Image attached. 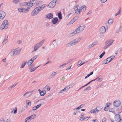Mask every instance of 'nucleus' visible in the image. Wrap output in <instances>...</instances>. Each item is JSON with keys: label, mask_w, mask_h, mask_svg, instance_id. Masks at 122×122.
I'll use <instances>...</instances> for the list:
<instances>
[{"label": "nucleus", "mask_w": 122, "mask_h": 122, "mask_svg": "<svg viewBox=\"0 0 122 122\" xmlns=\"http://www.w3.org/2000/svg\"><path fill=\"white\" fill-rule=\"evenodd\" d=\"M41 106V104H39L37 105V106L35 107H33L32 109L33 110H35L36 109H37L39 107H40Z\"/></svg>", "instance_id": "nucleus-25"}, {"label": "nucleus", "mask_w": 122, "mask_h": 122, "mask_svg": "<svg viewBox=\"0 0 122 122\" xmlns=\"http://www.w3.org/2000/svg\"><path fill=\"white\" fill-rule=\"evenodd\" d=\"M26 102L27 103V104L26 105H30V106L31 105V102L29 100H27L26 101Z\"/></svg>", "instance_id": "nucleus-33"}, {"label": "nucleus", "mask_w": 122, "mask_h": 122, "mask_svg": "<svg viewBox=\"0 0 122 122\" xmlns=\"http://www.w3.org/2000/svg\"><path fill=\"white\" fill-rule=\"evenodd\" d=\"M86 5H83L80 8V10L81 11H82L83 12H84L86 10Z\"/></svg>", "instance_id": "nucleus-13"}, {"label": "nucleus", "mask_w": 122, "mask_h": 122, "mask_svg": "<svg viewBox=\"0 0 122 122\" xmlns=\"http://www.w3.org/2000/svg\"><path fill=\"white\" fill-rule=\"evenodd\" d=\"M84 27L83 26H80L78 27L76 29H78V31H79V33L80 31H82L84 29Z\"/></svg>", "instance_id": "nucleus-22"}, {"label": "nucleus", "mask_w": 122, "mask_h": 122, "mask_svg": "<svg viewBox=\"0 0 122 122\" xmlns=\"http://www.w3.org/2000/svg\"><path fill=\"white\" fill-rule=\"evenodd\" d=\"M114 106L115 107H117L119 106L121 104L120 101H114L113 102Z\"/></svg>", "instance_id": "nucleus-9"}, {"label": "nucleus", "mask_w": 122, "mask_h": 122, "mask_svg": "<svg viewBox=\"0 0 122 122\" xmlns=\"http://www.w3.org/2000/svg\"><path fill=\"white\" fill-rule=\"evenodd\" d=\"M79 18V16H76L74 17L73 19L71 20V21H73L72 23H73L75 21L77 20Z\"/></svg>", "instance_id": "nucleus-29"}, {"label": "nucleus", "mask_w": 122, "mask_h": 122, "mask_svg": "<svg viewBox=\"0 0 122 122\" xmlns=\"http://www.w3.org/2000/svg\"><path fill=\"white\" fill-rule=\"evenodd\" d=\"M115 120L117 122H118L120 119H121L120 116L119 114H116L114 116Z\"/></svg>", "instance_id": "nucleus-12"}, {"label": "nucleus", "mask_w": 122, "mask_h": 122, "mask_svg": "<svg viewBox=\"0 0 122 122\" xmlns=\"http://www.w3.org/2000/svg\"><path fill=\"white\" fill-rule=\"evenodd\" d=\"M63 92H64V90L63 89H62L60 91L59 93H63Z\"/></svg>", "instance_id": "nucleus-59"}, {"label": "nucleus", "mask_w": 122, "mask_h": 122, "mask_svg": "<svg viewBox=\"0 0 122 122\" xmlns=\"http://www.w3.org/2000/svg\"><path fill=\"white\" fill-rule=\"evenodd\" d=\"M40 95L41 96H43L45 95V93H43L41 92L40 93Z\"/></svg>", "instance_id": "nucleus-64"}, {"label": "nucleus", "mask_w": 122, "mask_h": 122, "mask_svg": "<svg viewBox=\"0 0 122 122\" xmlns=\"http://www.w3.org/2000/svg\"><path fill=\"white\" fill-rule=\"evenodd\" d=\"M59 0H53L48 5L47 7L49 8H53L56 5V4L58 2Z\"/></svg>", "instance_id": "nucleus-4"}, {"label": "nucleus", "mask_w": 122, "mask_h": 122, "mask_svg": "<svg viewBox=\"0 0 122 122\" xmlns=\"http://www.w3.org/2000/svg\"><path fill=\"white\" fill-rule=\"evenodd\" d=\"M28 5V3L27 2L21 3H19V5L21 6H25Z\"/></svg>", "instance_id": "nucleus-21"}, {"label": "nucleus", "mask_w": 122, "mask_h": 122, "mask_svg": "<svg viewBox=\"0 0 122 122\" xmlns=\"http://www.w3.org/2000/svg\"><path fill=\"white\" fill-rule=\"evenodd\" d=\"M9 26V23L8 20H5L2 23L0 27V29L1 30H3L4 29H6Z\"/></svg>", "instance_id": "nucleus-2"}, {"label": "nucleus", "mask_w": 122, "mask_h": 122, "mask_svg": "<svg viewBox=\"0 0 122 122\" xmlns=\"http://www.w3.org/2000/svg\"><path fill=\"white\" fill-rule=\"evenodd\" d=\"M57 15L59 19H62V17L61 12L59 11L57 13Z\"/></svg>", "instance_id": "nucleus-28"}, {"label": "nucleus", "mask_w": 122, "mask_h": 122, "mask_svg": "<svg viewBox=\"0 0 122 122\" xmlns=\"http://www.w3.org/2000/svg\"><path fill=\"white\" fill-rule=\"evenodd\" d=\"M17 83H14L12 86H10V87L9 88V89H11L12 88H13L15 86L17 85Z\"/></svg>", "instance_id": "nucleus-40"}, {"label": "nucleus", "mask_w": 122, "mask_h": 122, "mask_svg": "<svg viewBox=\"0 0 122 122\" xmlns=\"http://www.w3.org/2000/svg\"><path fill=\"white\" fill-rule=\"evenodd\" d=\"M65 87H66V88L67 89V91H68L69 89L70 88V87L69 86H66Z\"/></svg>", "instance_id": "nucleus-62"}, {"label": "nucleus", "mask_w": 122, "mask_h": 122, "mask_svg": "<svg viewBox=\"0 0 122 122\" xmlns=\"http://www.w3.org/2000/svg\"><path fill=\"white\" fill-rule=\"evenodd\" d=\"M77 30L78 29H76L74 31L70 34V36H72L76 34L79 33V31Z\"/></svg>", "instance_id": "nucleus-17"}, {"label": "nucleus", "mask_w": 122, "mask_h": 122, "mask_svg": "<svg viewBox=\"0 0 122 122\" xmlns=\"http://www.w3.org/2000/svg\"><path fill=\"white\" fill-rule=\"evenodd\" d=\"M97 78V81H99L100 82L102 80V78H99V77Z\"/></svg>", "instance_id": "nucleus-48"}, {"label": "nucleus", "mask_w": 122, "mask_h": 122, "mask_svg": "<svg viewBox=\"0 0 122 122\" xmlns=\"http://www.w3.org/2000/svg\"><path fill=\"white\" fill-rule=\"evenodd\" d=\"M20 1V0H13L12 2L15 4H16Z\"/></svg>", "instance_id": "nucleus-34"}, {"label": "nucleus", "mask_w": 122, "mask_h": 122, "mask_svg": "<svg viewBox=\"0 0 122 122\" xmlns=\"http://www.w3.org/2000/svg\"><path fill=\"white\" fill-rule=\"evenodd\" d=\"M46 4H44L41 6L36 7L32 11L31 15L34 16L37 15L41 10H43L46 6Z\"/></svg>", "instance_id": "nucleus-1"}, {"label": "nucleus", "mask_w": 122, "mask_h": 122, "mask_svg": "<svg viewBox=\"0 0 122 122\" xmlns=\"http://www.w3.org/2000/svg\"><path fill=\"white\" fill-rule=\"evenodd\" d=\"M43 2L40 1L36 0L35 1L34 5H35L38 6L40 5L43 4Z\"/></svg>", "instance_id": "nucleus-8"}, {"label": "nucleus", "mask_w": 122, "mask_h": 122, "mask_svg": "<svg viewBox=\"0 0 122 122\" xmlns=\"http://www.w3.org/2000/svg\"><path fill=\"white\" fill-rule=\"evenodd\" d=\"M102 109V107L101 106H98L96 108V109L97 112L101 110Z\"/></svg>", "instance_id": "nucleus-23"}, {"label": "nucleus", "mask_w": 122, "mask_h": 122, "mask_svg": "<svg viewBox=\"0 0 122 122\" xmlns=\"http://www.w3.org/2000/svg\"><path fill=\"white\" fill-rule=\"evenodd\" d=\"M31 7L28 6L27 8L26 9H25L24 11V13H26L29 11V10L30 8Z\"/></svg>", "instance_id": "nucleus-30"}, {"label": "nucleus", "mask_w": 122, "mask_h": 122, "mask_svg": "<svg viewBox=\"0 0 122 122\" xmlns=\"http://www.w3.org/2000/svg\"><path fill=\"white\" fill-rule=\"evenodd\" d=\"M95 44H96L94 42L93 43H92L89 46V47H91L93 46Z\"/></svg>", "instance_id": "nucleus-45"}, {"label": "nucleus", "mask_w": 122, "mask_h": 122, "mask_svg": "<svg viewBox=\"0 0 122 122\" xmlns=\"http://www.w3.org/2000/svg\"><path fill=\"white\" fill-rule=\"evenodd\" d=\"M91 89V87L90 86H89L88 87H87L84 90V91L86 90H89Z\"/></svg>", "instance_id": "nucleus-46"}, {"label": "nucleus", "mask_w": 122, "mask_h": 122, "mask_svg": "<svg viewBox=\"0 0 122 122\" xmlns=\"http://www.w3.org/2000/svg\"><path fill=\"white\" fill-rule=\"evenodd\" d=\"M45 87L46 88H47V90L48 91H50V88H48V86H46Z\"/></svg>", "instance_id": "nucleus-54"}, {"label": "nucleus", "mask_w": 122, "mask_h": 122, "mask_svg": "<svg viewBox=\"0 0 122 122\" xmlns=\"http://www.w3.org/2000/svg\"><path fill=\"white\" fill-rule=\"evenodd\" d=\"M55 76V75H54V74H53V73H52V74H51L50 76H49V79H51V78H52Z\"/></svg>", "instance_id": "nucleus-50"}, {"label": "nucleus", "mask_w": 122, "mask_h": 122, "mask_svg": "<svg viewBox=\"0 0 122 122\" xmlns=\"http://www.w3.org/2000/svg\"><path fill=\"white\" fill-rule=\"evenodd\" d=\"M121 11V9H120L117 12V13H118V15L120 14Z\"/></svg>", "instance_id": "nucleus-58"}, {"label": "nucleus", "mask_w": 122, "mask_h": 122, "mask_svg": "<svg viewBox=\"0 0 122 122\" xmlns=\"http://www.w3.org/2000/svg\"><path fill=\"white\" fill-rule=\"evenodd\" d=\"M39 66H39L37 67H36L35 68H33V67H30L29 68V69L30 70V72H33L35 71V70L38 68L39 67Z\"/></svg>", "instance_id": "nucleus-18"}, {"label": "nucleus", "mask_w": 122, "mask_h": 122, "mask_svg": "<svg viewBox=\"0 0 122 122\" xmlns=\"http://www.w3.org/2000/svg\"><path fill=\"white\" fill-rule=\"evenodd\" d=\"M107 62L106 60H105L103 61L102 63L103 64H105L109 63V62Z\"/></svg>", "instance_id": "nucleus-44"}, {"label": "nucleus", "mask_w": 122, "mask_h": 122, "mask_svg": "<svg viewBox=\"0 0 122 122\" xmlns=\"http://www.w3.org/2000/svg\"><path fill=\"white\" fill-rule=\"evenodd\" d=\"M32 92V91L31 92H27L23 96L26 97H28L31 94Z\"/></svg>", "instance_id": "nucleus-14"}, {"label": "nucleus", "mask_w": 122, "mask_h": 122, "mask_svg": "<svg viewBox=\"0 0 122 122\" xmlns=\"http://www.w3.org/2000/svg\"><path fill=\"white\" fill-rule=\"evenodd\" d=\"M82 61H80V60L78 62V63H77V65H81V64L82 63Z\"/></svg>", "instance_id": "nucleus-52"}, {"label": "nucleus", "mask_w": 122, "mask_h": 122, "mask_svg": "<svg viewBox=\"0 0 122 122\" xmlns=\"http://www.w3.org/2000/svg\"><path fill=\"white\" fill-rule=\"evenodd\" d=\"M8 37V36H5L4 40L3 41L2 43L3 44H5L8 42L7 38Z\"/></svg>", "instance_id": "nucleus-16"}, {"label": "nucleus", "mask_w": 122, "mask_h": 122, "mask_svg": "<svg viewBox=\"0 0 122 122\" xmlns=\"http://www.w3.org/2000/svg\"><path fill=\"white\" fill-rule=\"evenodd\" d=\"M90 113H97V111L96 110V108L95 109H93L92 110H91L90 112H89Z\"/></svg>", "instance_id": "nucleus-31"}, {"label": "nucleus", "mask_w": 122, "mask_h": 122, "mask_svg": "<svg viewBox=\"0 0 122 122\" xmlns=\"http://www.w3.org/2000/svg\"><path fill=\"white\" fill-rule=\"evenodd\" d=\"M108 27L107 26L105 27L104 26H102L101 27L99 30V31L101 33H105L106 31V29Z\"/></svg>", "instance_id": "nucleus-6"}, {"label": "nucleus", "mask_w": 122, "mask_h": 122, "mask_svg": "<svg viewBox=\"0 0 122 122\" xmlns=\"http://www.w3.org/2000/svg\"><path fill=\"white\" fill-rule=\"evenodd\" d=\"M45 41V40H43L42 41H40L39 43L37 44L36 45H37L38 47L39 48L42 45Z\"/></svg>", "instance_id": "nucleus-19"}, {"label": "nucleus", "mask_w": 122, "mask_h": 122, "mask_svg": "<svg viewBox=\"0 0 122 122\" xmlns=\"http://www.w3.org/2000/svg\"><path fill=\"white\" fill-rule=\"evenodd\" d=\"M67 64V63L63 64H62V65H61V66H60L59 67V68H61V67H62L63 66H66Z\"/></svg>", "instance_id": "nucleus-49"}, {"label": "nucleus", "mask_w": 122, "mask_h": 122, "mask_svg": "<svg viewBox=\"0 0 122 122\" xmlns=\"http://www.w3.org/2000/svg\"><path fill=\"white\" fill-rule=\"evenodd\" d=\"M110 58V60L108 61V62H111L112 60H113L115 57V56H111L110 57H109Z\"/></svg>", "instance_id": "nucleus-41"}, {"label": "nucleus", "mask_w": 122, "mask_h": 122, "mask_svg": "<svg viewBox=\"0 0 122 122\" xmlns=\"http://www.w3.org/2000/svg\"><path fill=\"white\" fill-rule=\"evenodd\" d=\"M107 0H101V1L102 3H103L106 2Z\"/></svg>", "instance_id": "nucleus-55"}, {"label": "nucleus", "mask_w": 122, "mask_h": 122, "mask_svg": "<svg viewBox=\"0 0 122 122\" xmlns=\"http://www.w3.org/2000/svg\"><path fill=\"white\" fill-rule=\"evenodd\" d=\"M5 13L4 11H1L0 12V19L2 20L5 17Z\"/></svg>", "instance_id": "nucleus-10"}, {"label": "nucleus", "mask_w": 122, "mask_h": 122, "mask_svg": "<svg viewBox=\"0 0 122 122\" xmlns=\"http://www.w3.org/2000/svg\"><path fill=\"white\" fill-rule=\"evenodd\" d=\"M20 51V49H14L12 50V52H13V55H15L19 54Z\"/></svg>", "instance_id": "nucleus-7"}, {"label": "nucleus", "mask_w": 122, "mask_h": 122, "mask_svg": "<svg viewBox=\"0 0 122 122\" xmlns=\"http://www.w3.org/2000/svg\"><path fill=\"white\" fill-rule=\"evenodd\" d=\"M22 42L20 40H18L17 41V43L18 44H20Z\"/></svg>", "instance_id": "nucleus-53"}, {"label": "nucleus", "mask_w": 122, "mask_h": 122, "mask_svg": "<svg viewBox=\"0 0 122 122\" xmlns=\"http://www.w3.org/2000/svg\"><path fill=\"white\" fill-rule=\"evenodd\" d=\"M109 111L110 112H112L115 114V111H114V109L113 108H110L109 109Z\"/></svg>", "instance_id": "nucleus-35"}, {"label": "nucleus", "mask_w": 122, "mask_h": 122, "mask_svg": "<svg viewBox=\"0 0 122 122\" xmlns=\"http://www.w3.org/2000/svg\"><path fill=\"white\" fill-rule=\"evenodd\" d=\"M110 104L109 103H107L106 105V107H109V105Z\"/></svg>", "instance_id": "nucleus-63"}, {"label": "nucleus", "mask_w": 122, "mask_h": 122, "mask_svg": "<svg viewBox=\"0 0 122 122\" xmlns=\"http://www.w3.org/2000/svg\"><path fill=\"white\" fill-rule=\"evenodd\" d=\"M85 106V104H82L80 105L78 107H77V108H75L74 110H79L80 109V108H82L83 107H84Z\"/></svg>", "instance_id": "nucleus-26"}, {"label": "nucleus", "mask_w": 122, "mask_h": 122, "mask_svg": "<svg viewBox=\"0 0 122 122\" xmlns=\"http://www.w3.org/2000/svg\"><path fill=\"white\" fill-rule=\"evenodd\" d=\"M78 39L77 38L67 44L66 45V47H69L76 44L78 42Z\"/></svg>", "instance_id": "nucleus-5"}, {"label": "nucleus", "mask_w": 122, "mask_h": 122, "mask_svg": "<svg viewBox=\"0 0 122 122\" xmlns=\"http://www.w3.org/2000/svg\"><path fill=\"white\" fill-rule=\"evenodd\" d=\"M24 8L22 7H21L20 8H19L18 9V11L20 12H23L24 11Z\"/></svg>", "instance_id": "nucleus-27"}, {"label": "nucleus", "mask_w": 122, "mask_h": 122, "mask_svg": "<svg viewBox=\"0 0 122 122\" xmlns=\"http://www.w3.org/2000/svg\"><path fill=\"white\" fill-rule=\"evenodd\" d=\"M50 24L49 23L47 22L46 23V27H48L50 26Z\"/></svg>", "instance_id": "nucleus-56"}, {"label": "nucleus", "mask_w": 122, "mask_h": 122, "mask_svg": "<svg viewBox=\"0 0 122 122\" xmlns=\"http://www.w3.org/2000/svg\"><path fill=\"white\" fill-rule=\"evenodd\" d=\"M113 20L112 19L109 20H108V21L107 22L108 24V25L109 24H111L113 23Z\"/></svg>", "instance_id": "nucleus-37"}, {"label": "nucleus", "mask_w": 122, "mask_h": 122, "mask_svg": "<svg viewBox=\"0 0 122 122\" xmlns=\"http://www.w3.org/2000/svg\"><path fill=\"white\" fill-rule=\"evenodd\" d=\"M58 20V17H55L52 20V23L53 24H56Z\"/></svg>", "instance_id": "nucleus-15"}, {"label": "nucleus", "mask_w": 122, "mask_h": 122, "mask_svg": "<svg viewBox=\"0 0 122 122\" xmlns=\"http://www.w3.org/2000/svg\"><path fill=\"white\" fill-rule=\"evenodd\" d=\"M36 117V115L35 114H34L30 116V117L31 118V119H33L35 118Z\"/></svg>", "instance_id": "nucleus-38"}, {"label": "nucleus", "mask_w": 122, "mask_h": 122, "mask_svg": "<svg viewBox=\"0 0 122 122\" xmlns=\"http://www.w3.org/2000/svg\"><path fill=\"white\" fill-rule=\"evenodd\" d=\"M114 41L112 39L107 40L105 42V45L104 47V49H105L109 47Z\"/></svg>", "instance_id": "nucleus-3"}, {"label": "nucleus", "mask_w": 122, "mask_h": 122, "mask_svg": "<svg viewBox=\"0 0 122 122\" xmlns=\"http://www.w3.org/2000/svg\"><path fill=\"white\" fill-rule=\"evenodd\" d=\"M104 109L105 110V111H107L108 109V108L107 107H105V108H104Z\"/></svg>", "instance_id": "nucleus-60"}, {"label": "nucleus", "mask_w": 122, "mask_h": 122, "mask_svg": "<svg viewBox=\"0 0 122 122\" xmlns=\"http://www.w3.org/2000/svg\"><path fill=\"white\" fill-rule=\"evenodd\" d=\"M37 46L36 45L34 46V49L32 51V52L36 51L38 49L39 47Z\"/></svg>", "instance_id": "nucleus-36"}, {"label": "nucleus", "mask_w": 122, "mask_h": 122, "mask_svg": "<svg viewBox=\"0 0 122 122\" xmlns=\"http://www.w3.org/2000/svg\"><path fill=\"white\" fill-rule=\"evenodd\" d=\"M37 56H35L32 57L30 60H31V61L33 62L37 58Z\"/></svg>", "instance_id": "nucleus-43"}, {"label": "nucleus", "mask_w": 122, "mask_h": 122, "mask_svg": "<svg viewBox=\"0 0 122 122\" xmlns=\"http://www.w3.org/2000/svg\"><path fill=\"white\" fill-rule=\"evenodd\" d=\"M33 62L32 61H31V60H30L28 61L27 63V64L29 67V68L30 67H32V65H31V64Z\"/></svg>", "instance_id": "nucleus-20"}, {"label": "nucleus", "mask_w": 122, "mask_h": 122, "mask_svg": "<svg viewBox=\"0 0 122 122\" xmlns=\"http://www.w3.org/2000/svg\"><path fill=\"white\" fill-rule=\"evenodd\" d=\"M27 61H23L22 62V63L20 67V68H23L25 66V65H26L27 63Z\"/></svg>", "instance_id": "nucleus-24"}, {"label": "nucleus", "mask_w": 122, "mask_h": 122, "mask_svg": "<svg viewBox=\"0 0 122 122\" xmlns=\"http://www.w3.org/2000/svg\"><path fill=\"white\" fill-rule=\"evenodd\" d=\"M92 12V11L91 10L88 13L86 14V15L90 14Z\"/></svg>", "instance_id": "nucleus-61"}, {"label": "nucleus", "mask_w": 122, "mask_h": 122, "mask_svg": "<svg viewBox=\"0 0 122 122\" xmlns=\"http://www.w3.org/2000/svg\"><path fill=\"white\" fill-rule=\"evenodd\" d=\"M46 17L48 19H50L53 18V15L51 13H49L46 15Z\"/></svg>", "instance_id": "nucleus-11"}, {"label": "nucleus", "mask_w": 122, "mask_h": 122, "mask_svg": "<svg viewBox=\"0 0 122 122\" xmlns=\"http://www.w3.org/2000/svg\"><path fill=\"white\" fill-rule=\"evenodd\" d=\"M81 12V11L80 10V9H77L75 10V13H76L77 14H79L80 12Z\"/></svg>", "instance_id": "nucleus-39"}, {"label": "nucleus", "mask_w": 122, "mask_h": 122, "mask_svg": "<svg viewBox=\"0 0 122 122\" xmlns=\"http://www.w3.org/2000/svg\"><path fill=\"white\" fill-rule=\"evenodd\" d=\"M27 3H28V4H29L28 6H30V7H31L32 6H33V2L31 1Z\"/></svg>", "instance_id": "nucleus-32"}, {"label": "nucleus", "mask_w": 122, "mask_h": 122, "mask_svg": "<svg viewBox=\"0 0 122 122\" xmlns=\"http://www.w3.org/2000/svg\"><path fill=\"white\" fill-rule=\"evenodd\" d=\"M15 109L13 113L14 114H15L17 113V108L16 107H15Z\"/></svg>", "instance_id": "nucleus-47"}, {"label": "nucleus", "mask_w": 122, "mask_h": 122, "mask_svg": "<svg viewBox=\"0 0 122 122\" xmlns=\"http://www.w3.org/2000/svg\"><path fill=\"white\" fill-rule=\"evenodd\" d=\"M92 122H98V120L97 119L92 120Z\"/></svg>", "instance_id": "nucleus-51"}, {"label": "nucleus", "mask_w": 122, "mask_h": 122, "mask_svg": "<svg viewBox=\"0 0 122 122\" xmlns=\"http://www.w3.org/2000/svg\"><path fill=\"white\" fill-rule=\"evenodd\" d=\"M106 120V118H104L102 120V122H105Z\"/></svg>", "instance_id": "nucleus-57"}, {"label": "nucleus", "mask_w": 122, "mask_h": 122, "mask_svg": "<svg viewBox=\"0 0 122 122\" xmlns=\"http://www.w3.org/2000/svg\"><path fill=\"white\" fill-rule=\"evenodd\" d=\"M105 52V51L103 52L99 56V57L100 58H102V56L104 55Z\"/></svg>", "instance_id": "nucleus-42"}]
</instances>
